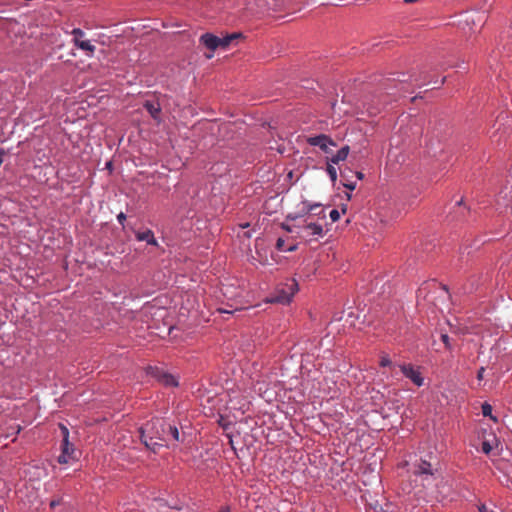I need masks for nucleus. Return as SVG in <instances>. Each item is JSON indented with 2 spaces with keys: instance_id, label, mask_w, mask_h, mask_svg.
I'll list each match as a JSON object with an SVG mask.
<instances>
[{
  "instance_id": "0eeeda50",
  "label": "nucleus",
  "mask_w": 512,
  "mask_h": 512,
  "mask_svg": "<svg viewBox=\"0 0 512 512\" xmlns=\"http://www.w3.org/2000/svg\"><path fill=\"white\" fill-rule=\"evenodd\" d=\"M308 143L311 146H317L325 153L329 152V145L336 146L335 142L327 135L320 134L314 137L308 138Z\"/></svg>"
},
{
  "instance_id": "6ab92c4d",
  "label": "nucleus",
  "mask_w": 512,
  "mask_h": 512,
  "mask_svg": "<svg viewBox=\"0 0 512 512\" xmlns=\"http://www.w3.org/2000/svg\"><path fill=\"white\" fill-rule=\"evenodd\" d=\"M72 35L74 36L73 40L82 39L85 33L80 28H75L72 30Z\"/></svg>"
},
{
  "instance_id": "39448f33",
  "label": "nucleus",
  "mask_w": 512,
  "mask_h": 512,
  "mask_svg": "<svg viewBox=\"0 0 512 512\" xmlns=\"http://www.w3.org/2000/svg\"><path fill=\"white\" fill-rule=\"evenodd\" d=\"M434 471H436V469H434L433 465L430 462L426 460H421L419 463L414 465L413 473L416 476L423 477V480L429 481L430 479L433 478Z\"/></svg>"
},
{
  "instance_id": "bb28decb",
  "label": "nucleus",
  "mask_w": 512,
  "mask_h": 512,
  "mask_svg": "<svg viewBox=\"0 0 512 512\" xmlns=\"http://www.w3.org/2000/svg\"><path fill=\"white\" fill-rule=\"evenodd\" d=\"M117 220L120 224L123 225L124 221L126 220V215L123 212L119 213L117 216Z\"/></svg>"
},
{
  "instance_id": "7c9ffc66",
  "label": "nucleus",
  "mask_w": 512,
  "mask_h": 512,
  "mask_svg": "<svg viewBox=\"0 0 512 512\" xmlns=\"http://www.w3.org/2000/svg\"><path fill=\"white\" fill-rule=\"evenodd\" d=\"M57 505H59V501H56V500H53V501H51V503H50V507H51V508H54V507H56Z\"/></svg>"
},
{
  "instance_id": "4468645a",
  "label": "nucleus",
  "mask_w": 512,
  "mask_h": 512,
  "mask_svg": "<svg viewBox=\"0 0 512 512\" xmlns=\"http://www.w3.org/2000/svg\"><path fill=\"white\" fill-rule=\"evenodd\" d=\"M349 146L342 147L331 159V163L338 164L340 161H344L349 154Z\"/></svg>"
},
{
  "instance_id": "b1692460",
  "label": "nucleus",
  "mask_w": 512,
  "mask_h": 512,
  "mask_svg": "<svg viewBox=\"0 0 512 512\" xmlns=\"http://www.w3.org/2000/svg\"><path fill=\"white\" fill-rule=\"evenodd\" d=\"M391 364V360L387 356H383L380 360V365L382 367L389 366Z\"/></svg>"
},
{
  "instance_id": "2f4dec72",
  "label": "nucleus",
  "mask_w": 512,
  "mask_h": 512,
  "mask_svg": "<svg viewBox=\"0 0 512 512\" xmlns=\"http://www.w3.org/2000/svg\"><path fill=\"white\" fill-rule=\"evenodd\" d=\"M4 150L0 149V165L3 163Z\"/></svg>"
},
{
  "instance_id": "6e6552de",
  "label": "nucleus",
  "mask_w": 512,
  "mask_h": 512,
  "mask_svg": "<svg viewBox=\"0 0 512 512\" xmlns=\"http://www.w3.org/2000/svg\"><path fill=\"white\" fill-rule=\"evenodd\" d=\"M400 369L404 376L409 378L415 385L419 387L423 385V377L418 370L414 369L412 365H402L400 366Z\"/></svg>"
},
{
  "instance_id": "9b49d317",
  "label": "nucleus",
  "mask_w": 512,
  "mask_h": 512,
  "mask_svg": "<svg viewBox=\"0 0 512 512\" xmlns=\"http://www.w3.org/2000/svg\"><path fill=\"white\" fill-rule=\"evenodd\" d=\"M136 239L138 241H146L150 245L157 246L158 243L154 237V234L151 230H146L143 232H137L136 233Z\"/></svg>"
},
{
  "instance_id": "7ed1b4c3",
  "label": "nucleus",
  "mask_w": 512,
  "mask_h": 512,
  "mask_svg": "<svg viewBox=\"0 0 512 512\" xmlns=\"http://www.w3.org/2000/svg\"><path fill=\"white\" fill-rule=\"evenodd\" d=\"M298 290V283L294 279H289L285 284L276 289L275 295L271 298V302L287 304Z\"/></svg>"
},
{
  "instance_id": "a211bd4d",
  "label": "nucleus",
  "mask_w": 512,
  "mask_h": 512,
  "mask_svg": "<svg viewBox=\"0 0 512 512\" xmlns=\"http://www.w3.org/2000/svg\"><path fill=\"white\" fill-rule=\"evenodd\" d=\"M441 340L444 343L445 348L447 350H452L453 347H452L451 339L448 336V334H446V333L441 334Z\"/></svg>"
},
{
  "instance_id": "f704fd0d",
  "label": "nucleus",
  "mask_w": 512,
  "mask_h": 512,
  "mask_svg": "<svg viewBox=\"0 0 512 512\" xmlns=\"http://www.w3.org/2000/svg\"><path fill=\"white\" fill-rule=\"evenodd\" d=\"M296 248H297L296 245H293V246H290L289 248H287L286 250L292 252V251H295Z\"/></svg>"
},
{
  "instance_id": "c85d7f7f",
  "label": "nucleus",
  "mask_w": 512,
  "mask_h": 512,
  "mask_svg": "<svg viewBox=\"0 0 512 512\" xmlns=\"http://www.w3.org/2000/svg\"><path fill=\"white\" fill-rule=\"evenodd\" d=\"M348 172H349V173H347V171H346V170L341 171V177H342L343 179H347V177H348V176H350V173H352V170H348Z\"/></svg>"
},
{
  "instance_id": "cd10ccee",
  "label": "nucleus",
  "mask_w": 512,
  "mask_h": 512,
  "mask_svg": "<svg viewBox=\"0 0 512 512\" xmlns=\"http://www.w3.org/2000/svg\"><path fill=\"white\" fill-rule=\"evenodd\" d=\"M482 450L484 453L488 454L491 451V446L489 445V443L484 442L482 445Z\"/></svg>"
},
{
  "instance_id": "412c9836",
  "label": "nucleus",
  "mask_w": 512,
  "mask_h": 512,
  "mask_svg": "<svg viewBox=\"0 0 512 512\" xmlns=\"http://www.w3.org/2000/svg\"><path fill=\"white\" fill-rule=\"evenodd\" d=\"M329 216H330V218H331L332 222H336V221H338V220H339V218H340V213H339V211H338V210L333 209V210L330 212Z\"/></svg>"
},
{
  "instance_id": "9d476101",
  "label": "nucleus",
  "mask_w": 512,
  "mask_h": 512,
  "mask_svg": "<svg viewBox=\"0 0 512 512\" xmlns=\"http://www.w3.org/2000/svg\"><path fill=\"white\" fill-rule=\"evenodd\" d=\"M144 108L148 111V113L155 121H157L158 123L161 121V106L157 101H145Z\"/></svg>"
},
{
  "instance_id": "c756f323",
  "label": "nucleus",
  "mask_w": 512,
  "mask_h": 512,
  "mask_svg": "<svg viewBox=\"0 0 512 512\" xmlns=\"http://www.w3.org/2000/svg\"><path fill=\"white\" fill-rule=\"evenodd\" d=\"M348 172H349V173H347V171H346V170L341 171V177H342L343 179H347V177H348V176H350V173H352V170H348Z\"/></svg>"
},
{
  "instance_id": "5701e85b",
  "label": "nucleus",
  "mask_w": 512,
  "mask_h": 512,
  "mask_svg": "<svg viewBox=\"0 0 512 512\" xmlns=\"http://www.w3.org/2000/svg\"><path fill=\"white\" fill-rule=\"evenodd\" d=\"M276 248H277L279 251H283V250H285V241H284V239H282V238H278V239H277V242H276Z\"/></svg>"
},
{
  "instance_id": "f257e3e1",
  "label": "nucleus",
  "mask_w": 512,
  "mask_h": 512,
  "mask_svg": "<svg viewBox=\"0 0 512 512\" xmlns=\"http://www.w3.org/2000/svg\"><path fill=\"white\" fill-rule=\"evenodd\" d=\"M140 437L144 445L156 453L170 439L179 441L180 435L176 426L163 418H153L140 428Z\"/></svg>"
},
{
  "instance_id": "72a5a7b5",
  "label": "nucleus",
  "mask_w": 512,
  "mask_h": 512,
  "mask_svg": "<svg viewBox=\"0 0 512 512\" xmlns=\"http://www.w3.org/2000/svg\"><path fill=\"white\" fill-rule=\"evenodd\" d=\"M356 177L361 180L364 177V175L362 172H356Z\"/></svg>"
},
{
  "instance_id": "f3484780",
  "label": "nucleus",
  "mask_w": 512,
  "mask_h": 512,
  "mask_svg": "<svg viewBox=\"0 0 512 512\" xmlns=\"http://www.w3.org/2000/svg\"><path fill=\"white\" fill-rule=\"evenodd\" d=\"M326 171H327L331 181L334 183L337 180V170H336V168L333 165L328 164Z\"/></svg>"
},
{
  "instance_id": "a878e982",
  "label": "nucleus",
  "mask_w": 512,
  "mask_h": 512,
  "mask_svg": "<svg viewBox=\"0 0 512 512\" xmlns=\"http://www.w3.org/2000/svg\"><path fill=\"white\" fill-rule=\"evenodd\" d=\"M484 372H485V368L484 367H481L478 372H477V379L479 381H482L483 378H484Z\"/></svg>"
},
{
  "instance_id": "ddd939ff",
  "label": "nucleus",
  "mask_w": 512,
  "mask_h": 512,
  "mask_svg": "<svg viewBox=\"0 0 512 512\" xmlns=\"http://www.w3.org/2000/svg\"><path fill=\"white\" fill-rule=\"evenodd\" d=\"M240 37H241L240 33H232V34L226 35L224 37H220L219 48L227 49L234 40H236Z\"/></svg>"
},
{
  "instance_id": "423d86ee",
  "label": "nucleus",
  "mask_w": 512,
  "mask_h": 512,
  "mask_svg": "<svg viewBox=\"0 0 512 512\" xmlns=\"http://www.w3.org/2000/svg\"><path fill=\"white\" fill-rule=\"evenodd\" d=\"M150 371H151V374L164 386H168V387L178 386V380L173 375L168 374L159 368L150 367Z\"/></svg>"
},
{
  "instance_id": "dca6fc26",
  "label": "nucleus",
  "mask_w": 512,
  "mask_h": 512,
  "mask_svg": "<svg viewBox=\"0 0 512 512\" xmlns=\"http://www.w3.org/2000/svg\"><path fill=\"white\" fill-rule=\"evenodd\" d=\"M501 200H503V204L504 205H508L509 202H511L512 200V194H511V191L507 192V193H504L503 195V192H501L497 198V204L498 205H501L502 202Z\"/></svg>"
},
{
  "instance_id": "20e7f679",
  "label": "nucleus",
  "mask_w": 512,
  "mask_h": 512,
  "mask_svg": "<svg viewBox=\"0 0 512 512\" xmlns=\"http://www.w3.org/2000/svg\"><path fill=\"white\" fill-rule=\"evenodd\" d=\"M60 429L62 433V443H61V454L58 456V462L61 464H66L70 459L74 458V447L69 442V431L66 426L60 424Z\"/></svg>"
},
{
  "instance_id": "aec40b11",
  "label": "nucleus",
  "mask_w": 512,
  "mask_h": 512,
  "mask_svg": "<svg viewBox=\"0 0 512 512\" xmlns=\"http://www.w3.org/2000/svg\"><path fill=\"white\" fill-rule=\"evenodd\" d=\"M343 185L350 191H353L356 188V182L349 181L348 179H345Z\"/></svg>"
},
{
  "instance_id": "1a4fd4ad",
  "label": "nucleus",
  "mask_w": 512,
  "mask_h": 512,
  "mask_svg": "<svg viewBox=\"0 0 512 512\" xmlns=\"http://www.w3.org/2000/svg\"><path fill=\"white\" fill-rule=\"evenodd\" d=\"M200 42L209 50L215 51L217 48H219L220 37L211 33H205L200 37Z\"/></svg>"
},
{
  "instance_id": "f8f14e48",
  "label": "nucleus",
  "mask_w": 512,
  "mask_h": 512,
  "mask_svg": "<svg viewBox=\"0 0 512 512\" xmlns=\"http://www.w3.org/2000/svg\"><path fill=\"white\" fill-rule=\"evenodd\" d=\"M74 45L78 47L79 49L86 51L90 54H93L96 47L90 43V41L82 40V39H76L73 40Z\"/></svg>"
},
{
  "instance_id": "f03ea898",
  "label": "nucleus",
  "mask_w": 512,
  "mask_h": 512,
  "mask_svg": "<svg viewBox=\"0 0 512 512\" xmlns=\"http://www.w3.org/2000/svg\"><path fill=\"white\" fill-rule=\"evenodd\" d=\"M287 220L292 223H283L282 228L296 237L306 241H317L324 236L323 226L311 220V216H288Z\"/></svg>"
},
{
  "instance_id": "4be33fe9",
  "label": "nucleus",
  "mask_w": 512,
  "mask_h": 512,
  "mask_svg": "<svg viewBox=\"0 0 512 512\" xmlns=\"http://www.w3.org/2000/svg\"><path fill=\"white\" fill-rule=\"evenodd\" d=\"M257 6L259 8V12H265L269 8V4L265 0H261V2L257 4Z\"/></svg>"
},
{
  "instance_id": "393cba45",
  "label": "nucleus",
  "mask_w": 512,
  "mask_h": 512,
  "mask_svg": "<svg viewBox=\"0 0 512 512\" xmlns=\"http://www.w3.org/2000/svg\"><path fill=\"white\" fill-rule=\"evenodd\" d=\"M317 209H320V213L324 212V210L322 209L321 205H319V204H315L313 206H309V208L307 209V212H313V211H316Z\"/></svg>"
},
{
  "instance_id": "2eb2a0df",
  "label": "nucleus",
  "mask_w": 512,
  "mask_h": 512,
  "mask_svg": "<svg viewBox=\"0 0 512 512\" xmlns=\"http://www.w3.org/2000/svg\"><path fill=\"white\" fill-rule=\"evenodd\" d=\"M482 414L485 417H489L494 422H498L497 417L492 414V406L487 402L482 404Z\"/></svg>"
},
{
  "instance_id": "473e14b6",
  "label": "nucleus",
  "mask_w": 512,
  "mask_h": 512,
  "mask_svg": "<svg viewBox=\"0 0 512 512\" xmlns=\"http://www.w3.org/2000/svg\"><path fill=\"white\" fill-rule=\"evenodd\" d=\"M219 512H230V508L228 506H224L220 509Z\"/></svg>"
}]
</instances>
